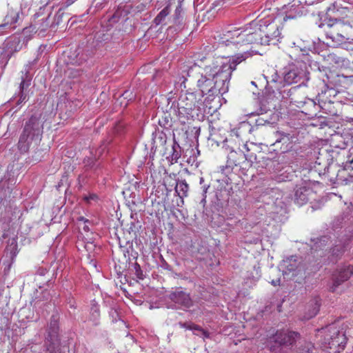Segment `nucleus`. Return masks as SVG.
<instances>
[{"instance_id": "obj_1", "label": "nucleus", "mask_w": 353, "mask_h": 353, "mask_svg": "<svg viewBox=\"0 0 353 353\" xmlns=\"http://www.w3.org/2000/svg\"><path fill=\"white\" fill-rule=\"evenodd\" d=\"M250 54L245 52L243 54H236L233 57L232 61L229 60L221 65H205L203 68V60L198 62L188 61L181 66V74L175 85L181 90L186 88L185 81L190 80L196 81L199 89V93L214 96L223 94L228 92L229 82L232 72L236 69L237 64L245 60Z\"/></svg>"}, {"instance_id": "obj_2", "label": "nucleus", "mask_w": 353, "mask_h": 353, "mask_svg": "<svg viewBox=\"0 0 353 353\" xmlns=\"http://www.w3.org/2000/svg\"><path fill=\"white\" fill-rule=\"evenodd\" d=\"M261 26L258 22L252 21L245 27L230 28L223 32L219 39V43L232 50H240L243 54L248 52L252 56L249 50L248 45L252 43H259L261 45L276 44L279 41L280 30L276 26L269 25L265 27L268 32L264 37V30H261Z\"/></svg>"}, {"instance_id": "obj_3", "label": "nucleus", "mask_w": 353, "mask_h": 353, "mask_svg": "<svg viewBox=\"0 0 353 353\" xmlns=\"http://www.w3.org/2000/svg\"><path fill=\"white\" fill-rule=\"evenodd\" d=\"M317 337H320L322 347L328 353H340L347 343V337L343 329L336 324L330 325L318 330Z\"/></svg>"}, {"instance_id": "obj_4", "label": "nucleus", "mask_w": 353, "mask_h": 353, "mask_svg": "<svg viewBox=\"0 0 353 353\" xmlns=\"http://www.w3.org/2000/svg\"><path fill=\"white\" fill-rule=\"evenodd\" d=\"M202 94L198 92H182L177 102L179 119L185 123L186 120L198 116L203 104Z\"/></svg>"}, {"instance_id": "obj_5", "label": "nucleus", "mask_w": 353, "mask_h": 353, "mask_svg": "<svg viewBox=\"0 0 353 353\" xmlns=\"http://www.w3.org/2000/svg\"><path fill=\"white\" fill-rule=\"evenodd\" d=\"M43 125L36 117H32L26 123L23 132L19 138L18 147L21 152H26L29 148L30 141L36 142L41 140Z\"/></svg>"}, {"instance_id": "obj_6", "label": "nucleus", "mask_w": 353, "mask_h": 353, "mask_svg": "<svg viewBox=\"0 0 353 353\" xmlns=\"http://www.w3.org/2000/svg\"><path fill=\"white\" fill-rule=\"evenodd\" d=\"M352 31V27L350 24L336 21L329 26V30L326 31L327 44L334 48L345 44Z\"/></svg>"}, {"instance_id": "obj_7", "label": "nucleus", "mask_w": 353, "mask_h": 353, "mask_svg": "<svg viewBox=\"0 0 353 353\" xmlns=\"http://www.w3.org/2000/svg\"><path fill=\"white\" fill-rule=\"evenodd\" d=\"M308 74L305 64L297 62L296 64L289 65L284 68L283 81L287 84L303 83L304 81L309 79Z\"/></svg>"}, {"instance_id": "obj_8", "label": "nucleus", "mask_w": 353, "mask_h": 353, "mask_svg": "<svg viewBox=\"0 0 353 353\" xmlns=\"http://www.w3.org/2000/svg\"><path fill=\"white\" fill-rule=\"evenodd\" d=\"M46 350L48 353H62L59 336V322L55 316L52 317L48 327Z\"/></svg>"}, {"instance_id": "obj_9", "label": "nucleus", "mask_w": 353, "mask_h": 353, "mask_svg": "<svg viewBox=\"0 0 353 353\" xmlns=\"http://www.w3.org/2000/svg\"><path fill=\"white\" fill-rule=\"evenodd\" d=\"M299 334L296 332L290 330H283L277 331L276 333L270 338V341H274L279 345H292L299 337Z\"/></svg>"}, {"instance_id": "obj_10", "label": "nucleus", "mask_w": 353, "mask_h": 353, "mask_svg": "<svg viewBox=\"0 0 353 353\" xmlns=\"http://www.w3.org/2000/svg\"><path fill=\"white\" fill-rule=\"evenodd\" d=\"M281 266L283 275L287 276L292 274V276H296L303 270L301 262L299 261L298 258L294 256H292L283 260Z\"/></svg>"}, {"instance_id": "obj_11", "label": "nucleus", "mask_w": 353, "mask_h": 353, "mask_svg": "<svg viewBox=\"0 0 353 353\" xmlns=\"http://www.w3.org/2000/svg\"><path fill=\"white\" fill-rule=\"evenodd\" d=\"M353 274V267L350 265H343L339 268L332 275L333 284L331 290L335 292L336 288L344 281H347Z\"/></svg>"}, {"instance_id": "obj_12", "label": "nucleus", "mask_w": 353, "mask_h": 353, "mask_svg": "<svg viewBox=\"0 0 353 353\" xmlns=\"http://www.w3.org/2000/svg\"><path fill=\"white\" fill-rule=\"evenodd\" d=\"M312 194V190L309 187L307 183L303 182L296 185L294 190V203L299 206L305 204L310 199Z\"/></svg>"}, {"instance_id": "obj_13", "label": "nucleus", "mask_w": 353, "mask_h": 353, "mask_svg": "<svg viewBox=\"0 0 353 353\" xmlns=\"http://www.w3.org/2000/svg\"><path fill=\"white\" fill-rule=\"evenodd\" d=\"M20 11L19 8H10L8 9V13L3 20L4 22L0 24V35L4 32L5 29L9 26L17 23L19 19Z\"/></svg>"}, {"instance_id": "obj_14", "label": "nucleus", "mask_w": 353, "mask_h": 353, "mask_svg": "<svg viewBox=\"0 0 353 353\" xmlns=\"http://www.w3.org/2000/svg\"><path fill=\"white\" fill-rule=\"evenodd\" d=\"M170 300L179 307L189 308L192 305V300L189 294L183 291H175L170 294Z\"/></svg>"}, {"instance_id": "obj_15", "label": "nucleus", "mask_w": 353, "mask_h": 353, "mask_svg": "<svg viewBox=\"0 0 353 353\" xmlns=\"http://www.w3.org/2000/svg\"><path fill=\"white\" fill-rule=\"evenodd\" d=\"M3 45V48H5L6 52L9 53V57H10L14 52L19 51L22 48L23 43L19 37L14 36L8 39Z\"/></svg>"}, {"instance_id": "obj_16", "label": "nucleus", "mask_w": 353, "mask_h": 353, "mask_svg": "<svg viewBox=\"0 0 353 353\" xmlns=\"http://www.w3.org/2000/svg\"><path fill=\"white\" fill-rule=\"evenodd\" d=\"M353 234L350 236L348 239L346 238L345 239H339L336 241L334 247L332 248V254L333 256H339L340 254H341L343 252H345V250H347L349 243H351L353 239Z\"/></svg>"}, {"instance_id": "obj_17", "label": "nucleus", "mask_w": 353, "mask_h": 353, "mask_svg": "<svg viewBox=\"0 0 353 353\" xmlns=\"http://www.w3.org/2000/svg\"><path fill=\"white\" fill-rule=\"evenodd\" d=\"M54 2L51 6L52 8H54L55 6L59 7L58 10L57 11V13L55 14V19L57 21V23H59L60 20L61 19V17L63 14L61 11L72 4L74 1L77 0H53Z\"/></svg>"}, {"instance_id": "obj_18", "label": "nucleus", "mask_w": 353, "mask_h": 353, "mask_svg": "<svg viewBox=\"0 0 353 353\" xmlns=\"http://www.w3.org/2000/svg\"><path fill=\"white\" fill-rule=\"evenodd\" d=\"M180 327L185 328L194 332V334L202 336L203 339L210 337V333L206 330L202 329L200 326L195 325L192 323H179Z\"/></svg>"}, {"instance_id": "obj_19", "label": "nucleus", "mask_w": 353, "mask_h": 353, "mask_svg": "<svg viewBox=\"0 0 353 353\" xmlns=\"http://www.w3.org/2000/svg\"><path fill=\"white\" fill-rule=\"evenodd\" d=\"M252 130V126L250 123L243 122L237 128L232 130L231 135L243 140L245 138L246 134L250 133Z\"/></svg>"}, {"instance_id": "obj_20", "label": "nucleus", "mask_w": 353, "mask_h": 353, "mask_svg": "<svg viewBox=\"0 0 353 353\" xmlns=\"http://www.w3.org/2000/svg\"><path fill=\"white\" fill-rule=\"evenodd\" d=\"M279 134L280 137L276 139L275 142L272 143V145L278 146L279 144L281 143L280 152L285 153L292 148V143L290 142L289 135L284 134Z\"/></svg>"}, {"instance_id": "obj_21", "label": "nucleus", "mask_w": 353, "mask_h": 353, "mask_svg": "<svg viewBox=\"0 0 353 353\" xmlns=\"http://www.w3.org/2000/svg\"><path fill=\"white\" fill-rule=\"evenodd\" d=\"M50 27V22L48 20V17L42 18L39 22H35L32 24L30 28L32 30L35 31V33H37L38 35L43 37L44 35L45 32Z\"/></svg>"}, {"instance_id": "obj_22", "label": "nucleus", "mask_w": 353, "mask_h": 353, "mask_svg": "<svg viewBox=\"0 0 353 353\" xmlns=\"http://www.w3.org/2000/svg\"><path fill=\"white\" fill-rule=\"evenodd\" d=\"M181 157V147L179 144L174 139L173 144L172 145V154L170 157H167V159L172 164L176 163L178 159Z\"/></svg>"}, {"instance_id": "obj_23", "label": "nucleus", "mask_w": 353, "mask_h": 353, "mask_svg": "<svg viewBox=\"0 0 353 353\" xmlns=\"http://www.w3.org/2000/svg\"><path fill=\"white\" fill-rule=\"evenodd\" d=\"M189 186L185 181H178L175 186V192L180 198H183L188 194Z\"/></svg>"}, {"instance_id": "obj_24", "label": "nucleus", "mask_w": 353, "mask_h": 353, "mask_svg": "<svg viewBox=\"0 0 353 353\" xmlns=\"http://www.w3.org/2000/svg\"><path fill=\"white\" fill-rule=\"evenodd\" d=\"M348 170H353V146L349 150L347 160L345 162H343V170L339 171L338 176L341 172Z\"/></svg>"}, {"instance_id": "obj_25", "label": "nucleus", "mask_w": 353, "mask_h": 353, "mask_svg": "<svg viewBox=\"0 0 353 353\" xmlns=\"http://www.w3.org/2000/svg\"><path fill=\"white\" fill-rule=\"evenodd\" d=\"M99 306L96 303H92L90 310V321H92L94 325H97L99 323Z\"/></svg>"}, {"instance_id": "obj_26", "label": "nucleus", "mask_w": 353, "mask_h": 353, "mask_svg": "<svg viewBox=\"0 0 353 353\" xmlns=\"http://www.w3.org/2000/svg\"><path fill=\"white\" fill-rule=\"evenodd\" d=\"M330 239L327 236H321L320 239H319L312 246V252H318L319 250H323V247L327 245Z\"/></svg>"}, {"instance_id": "obj_27", "label": "nucleus", "mask_w": 353, "mask_h": 353, "mask_svg": "<svg viewBox=\"0 0 353 353\" xmlns=\"http://www.w3.org/2000/svg\"><path fill=\"white\" fill-rule=\"evenodd\" d=\"M170 10L169 6L165 7L154 18V23L158 26L163 23L165 17L170 14Z\"/></svg>"}, {"instance_id": "obj_28", "label": "nucleus", "mask_w": 353, "mask_h": 353, "mask_svg": "<svg viewBox=\"0 0 353 353\" xmlns=\"http://www.w3.org/2000/svg\"><path fill=\"white\" fill-rule=\"evenodd\" d=\"M320 305V299L319 298L313 299L311 303L312 310L307 314L306 318L310 319L315 316L319 310Z\"/></svg>"}, {"instance_id": "obj_29", "label": "nucleus", "mask_w": 353, "mask_h": 353, "mask_svg": "<svg viewBox=\"0 0 353 353\" xmlns=\"http://www.w3.org/2000/svg\"><path fill=\"white\" fill-rule=\"evenodd\" d=\"M30 85V82L29 81H26L24 80H23L21 83H20V90H21V94H20V97H19V99L18 101V104H20L24 101H26V99H27V95L24 93L23 92V90L26 87H28Z\"/></svg>"}, {"instance_id": "obj_30", "label": "nucleus", "mask_w": 353, "mask_h": 353, "mask_svg": "<svg viewBox=\"0 0 353 353\" xmlns=\"http://www.w3.org/2000/svg\"><path fill=\"white\" fill-rule=\"evenodd\" d=\"M334 92V90L332 89H328V90H325L324 93H323V92H322L321 94H319L317 100H318L319 106L322 109L325 108V106L327 102L330 103L331 101L330 100H327V99H325L324 94H325L327 92Z\"/></svg>"}, {"instance_id": "obj_31", "label": "nucleus", "mask_w": 353, "mask_h": 353, "mask_svg": "<svg viewBox=\"0 0 353 353\" xmlns=\"http://www.w3.org/2000/svg\"><path fill=\"white\" fill-rule=\"evenodd\" d=\"M9 59V53L6 52L4 48L0 47V68L6 65Z\"/></svg>"}, {"instance_id": "obj_32", "label": "nucleus", "mask_w": 353, "mask_h": 353, "mask_svg": "<svg viewBox=\"0 0 353 353\" xmlns=\"http://www.w3.org/2000/svg\"><path fill=\"white\" fill-rule=\"evenodd\" d=\"M83 200L91 204L93 202H97L99 200V197L96 194L91 193L88 195H85L83 196Z\"/></svg>"}, {"instance_id": "obj_33", "label": "nucleus", "mask_w": 353, "mask_h": 353, "mask_svg": "<svg viewBox=\"0 0 353 353\" xmlns=\"http://www.w3.org/2000/svg\"><path fill=\"white\" fill-rule=\"evenodd\" d=\"M294 47L299 48L301 51H304L309 47V41H303V43H301L299 41L293 42Z\"/></svg>"}, {"instance_id": "obj_34", "label": "nucleus", "mask_w": 353, "mask_h": 353, "mask_svg": "<svg viewBox=\"0 0 353 353\" xmlns=\"http://www.w3.org/2000/svg\"><path fill=\"white\" fill-rule=\"evenodd\" d=\"M310 67L311 68L312 70H314V71L319 70V71H321L320 66H319V63L316 61L311 63V64L310 65Z\"/></svg>"}, {"instance_id": "obj_35", "label": "nucleus", "mask_w": 353, "mask_h": 353, "mask_svg": "<svg viewBox=\"0 0 353 353\" xmlns=\"http://www.w3.org/2000/svg\"><path fill=\"white\" fill-rule=\"evenodd\" d=\"M160 141L161 143V145H165L166 143V137L165 134H162L159 137Z\"/></svg>"}, {"instance_id": "obj_36", "label": "nucleus", "mask_w": 353, "mask_h": 353, "mask_svg": "<svg viewBox=\"0 0 353 353\" xmlns=\"http://www.w3.org/2000/svg\"><path fill=\"white\" fill-rule=\"evenodd\" d=\"M272 284L273 285H274V286H276V285H280V279H279L275 280V281H274V280H273V281H272Z\"/></svg>"}, {"instance_id": "obj_37", "label": "nucleus", "mask_w": 353, "mask_h": 353, "mask_svg": "<svg viewBox=\"0 0 353 353\" xmlns=\"http://www.w3.org/2000/svg\"><path fill=\"white\" fill-rule=\"evenodd\" d=\"M38 274L39 275H44L45 273H46V270L44 269H39L38 271H37Z\"/></svg>"}, {"instance_id": "obj_38", "label": "nucleus", "mask_w": 353, "mask_h": 353, "mask_svg": "<svg viewBox=\"0 0 353 353\" xmlns=\"http://www.w3.org/2000/svg\"><path fill=\"white\" fill-rule=\"evenodd\" d=\"M338 221H339V220H337L336 221H335V222L334 223V225H333V227H334V228H337L339 226V225L341 224V223H340L339 224H338Z\"/></svg>"}, {"instance_id": "obj_39", "label": "nucleus", "mask_w": 353, "mask_h": 353, "mask_svg": "<svg viewBox=\"0 0 353 353\" xmlns=\"http://www.w3.org/2000/svg\"><path fill=\"white\" fill-rule=\"evenodd\" d=\"M341 138L339 135H335L334 137H333V139L338 140L339 139Z\"/></svg>"}, {"instance_id": "obj_40", "label": "nucleus", "mask_w": 353, "mask_h": 353, "mask_svg": "<svg viewBox=\"0 0 353 353\" xmlns=\"http://www.w3.org/2000/svg\"><path fill=\"white\" fill-rule=\"evenodd\" d=\"M243 148H244L247 151H249V148H248V144H247V143L244 144Z\"/></svg>"}, {"instance_id": "obj_41", "label": "nucleus", "mask_w": 353, "mask_h": 353, "mask_svg": "<svg viewBox=\"0 0 353 353\" xmlns=\"http://www.w3.org/2000/svg\"><path fill=\"white\" fill-rule=\"evenodd\" d=\"M272 192H275V193L278 192L279 193L278 189H272Z\"/></svg>"}, {"instance_id": "obj_42", "label": "nucleus", "mask_w": 353, "mask_h": 353, "mask_svg": "<svg viewBox=\"0 0 353 353\" xmlns=\"http://www.w3.org/2000/svg\"><path fill=\"white\" fill-rule=\"evenodd\" d=\"M28 32V28H25V29L23 30V34H26V32Z\"/></svg>"}, {"instance_id": "obj_43", "label": "nucleus", "mask_w": 353, "mask_h": 353, "mask_svg": "<svg viewBox=\"0 0 353 353\" xmlns=\"http://www.w3.org/2000/svg\"><path fill=\"white\" fill-rule=\"evenodd\" d=\"M168 32H171L172 30V27H170L168 29Z\"/></svg>"}, {"instance_id": "obj_44", "label": "nucleus", "mask_w": 353, "mask_h": 353, "mask_svg": "<svg viewBox=\"0 0 353 353\" xmlns=\"http://www.w3.org/2000/svg\"><path fill=\"white\" fill-rule=\"evenodd\" d=\"M272 81H274V82H276V81H277V80H276V79H275L274 78H272Z\"/></svg>"}, {"instance_id": "obj_45", "label": "nucleus", "mask_w": 353, "mask_h": 353, "mask_svg": "<svg viewBox=\"0 0 353 353\" xmlns=\"http://www.w3.org/2000/svg\"><path fill=\"white\" fill-rule=\"evenodd\" d=\"M127 94H128V92H125V93L123 94V95H124V96H125V98L127 97Z\"/></svg>"}, {"instance_id": "obj_46", "label": "nucleus", "mask_w": 353, "mask_h": 353, "mask_svg": "<svg viewBox=\"0 0 353 353\" xmlns=\"http://www.w3.org/2000/svg\"><path fill=\"white\" fill-rule=\"evenodd\" d=\"M252 85H255V82L254 81H252Z\"/></svg>"}, {"instance_id": "obj_47", "label": "nucleus", "mask_w": 353, "mask_h": 353, "mask_svg": "<svg viewBox=\"0 0 353 353\" xmlns=\"http://www.w3.org/2000/svg\"><path fill=\"white\" fill-rule=\"evenodd\" d=\"M75 63H77L78 64H81L82 62L81 61H80V62L76 61Z\"/></svg>"}, {"instance_id": "obj_48", "label": "nucleus", "mask_w": 353, "mask_h": 353, "mask_svg": "<svg viewBox=\"0 0 353 353\" xmlns=\"http://www.w3.org/2000/svg\"><path fill=\"white\" fill-rule=\"evenodd\" d=\"M203 181V178H201V181L200 182L202 183Z\"/></svg>"}, {"instance_id": "obj_49", "label": "nucleus", "mask_w": 353, "mask_h": 353, "mask_svg": "<svg viewBox=\"0 0 353 353\" xmlns=\"http://www.w3.org/2000/svg\"><path fill=\"white\" fill-rule=\"evenodd\" d=\"M307 353H312V352H310L308 350V351H307Z\"/></svg>"}, {"instance_id": "obj_50", "label": "nucleus", "mask_w": 353, "mask_h": 353, "mask_svg": "<svg viewBox=\"0 0 353 353\" xmlns=\"http://www.w3.org/2000/svg\"><path fill=\"white\" fill-rule=\"evenodd\" d=\"M352 125H353V119H352Z\"/></svg>"}]
</instances>
